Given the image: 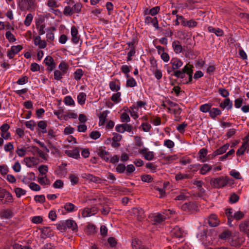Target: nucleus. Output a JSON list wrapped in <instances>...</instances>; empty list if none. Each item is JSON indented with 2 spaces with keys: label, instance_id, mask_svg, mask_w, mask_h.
Returning a JSON list of instances; mask_svg holds the SVG:
<instances>
[{
  "label": "nucleus",
  "instance_id": "46",
  "mask_svg": "<svg viewBox=\"0 0 249 249\" xmlns=\"http://www.w3.org/2000/svg\"><path fill=\"white\" fill-rule=\"evenodd\" d=\"M187 193L185 191H181L180 194L178 195L175 198L176 200H184L188 197L186 195Z\"/></svg>",
  "mask_w": 249,
  "mask_h": 249
},
{
  "label": "nucleus",
  "instance_id": "54",
  "mask_svg": "<svg viewBox=\"0 0 249 249\" xmlns=\"http://www.w3.org/2000/svg\"><path fill=\"white\" fill-rule=\"evenodd\" d=\"M137 84L136 80L133 78H129L126 81V86L129 87H134Z\"/></svg>",
  "mask_w": 249,
  "mask_h": 249
},
{
  "label": "nucleus",
  "instance_id": "1",
  "mask_svg": "<svg viewBox=\"0 0 249 249\" xmlns=\"http://www.w3.org/2000/svg\"><path fill=\"white\" fill-rule=\"evenodd\" d=\"M228 182V179L226 177L220 176L218 178H212L210 180V184L214 188L219 189L224 187Z\"/></svg>",
  "mask_w": 249,
  "mask_h": 249
},
{
  "label": "nucleus",
  "instance_id": "2",
  "mask_svg": "<svg viewBox=\"0 0 249 249\" xmlns=\"http://www.w3.org/2000/svg\"><path fill=\"white\" fill-rule=\"evenodd\" d=\"M226 214L228 217V222L231 223L233 219L239 220L244 216V213L241 211L233 212V210L231 208L226 210Z\"/></svg>",
  "mask_w": 249,
  "mask_h": 249
},
{
  "label": "nucleus",
  "instance_id": "34",
  "mask_svg": "<svg viewBox=\"0 0 249 249\" xmlns=\"http://www.w3.org/2000/svg\"><path fill=\"white\" fill-rule=\"evenodd\" d=\"M83 74V70L81 69H78L73 73L74 78L76 80H79Z\"/></svg>",
  "mask_w": 249,
  "mask_h": 249
},
{
  "label": "nucleus",
  "instance_id": "38",
  "mask_svg": "<svg viewBox=\"0 0 249 249\" xmlns=\"http://www.w3.org/2000/svg\"><path fill=\"white\" fill-rule=\"evenodd\" d=\"M231 235V232L229 230H225L224 231L220 234H219V236L220 239H225L229 238Z\"/></svg>",
  "mask_w": 249,
  "mask_h": 249
},
{
  "label": "nucleus",
  "instance_id": "56",
  "mask_svg": "<svg viewBox=\"0 0 249 249\" xmlns=\"http://www.w3.org/2000/svg\"><path fill=\"white\" fill-rule=\"evenodd\" d=\"M82 5L80 3L75 4L72 7L73 13H78L80 11Z\"/></svg>",
  "mask_w": 249,
  "mask_h": 249
},
{
  "label": "nucleus",
  "instance_id": "53",
  "mask_svg": "<svg viewBox=\"0 0 249 249\" xmlns=\"http://www.w3.org/2000/svg\"><path fill=\"white\" fill-rule=\"evenodd\" d=\"M66 153L70 157L77 159L79 156V152L76 150L67 151Z\"/></svg>",
  "mask_w": 249,
  "mask_h": 249
},
{
  "label": "nucleus",
  "instance_id": "45",
  "mask_svg": "<svg viewBox=\"0 0 249 249\" xmlns=\"http://www.w3.org/2000/svg\"><path fill=\"white\" fill-rule=\"evenodd\" d=\"M69 178L72 185L77 184L79 181L78 177L73 174H70L69 175Z\"/></svg>",
  "mask_w": 249,
  "mask_h": 249
},
{
  "label": "nucleus",
  "instance_id": "18",
  "mask_svg": "<svg viewBox=\"0 0 249 249\" xmlns=\"http://www.w3.org/2000/svg\"><path fill=\"white\" fill-rule=\"evenodd\" d=\"M240 230L249 237V220L242 222L239 225Z\"/></svg>",
  "mask_w": 249,
  "mask_h": 249
},
{
  "label": "nucleus",
  "instance_id": "42",
  "mask_svg": "<svg viewBox=\"0 0 249 249\" xmlns=\"http://www.w3.org/2000/svg\"><path fill=\"white\" fill-rule=\"evenodd\" d=\"M38 171L42 176H46V173L48 171V168L47 165H41L38 167Z\"/></svg>",
  "mask_w": 249,
  "mask_h": 249
},
{
  "label": "nucleus",
  "instance_id": "9",
  "mask_svg": "<svg viewBox=\"0 0 249 249\" xmlns=\"http://www.w3.org/2000/svg\"><path fill=\"white\" fill-rule=\"evenodd\" d=\"M139 153L142 155L144 159L147 160H151L154 158V152L152 151H147L146 148L140 150Z\"/></svg>",
  "mask_w": 249,
  "mask_h": 249
},
{
  "label": "nucleus",
  "instance_id": "44",
  "mask_svg": "<svg viewBox=\"0 0 249 249\" xmlns=\"http://www.w3.org/2000/svg\"><path fill=\"white\" fill-rule=\"evenodd\" d=\"M132 213L135 214L138 217L142 218V214H143V211L141 209L133 208L132 209Z\"/></svg>",
  "mask_w": 249,
  "mask_h": 249
},
{
  "label": "nucleus",
  "instance_id": "17",
  "mask_svg": "<svg viewBox=\"0 0 249 249\" xmlns=\"http://www.w3.org/2000/svg\"><path fill=\"white\" fill-rule=\"evenodd\" d=\"M172 47L174 52L177 54L181 53L183 51L181 43L178 40H174L172 42Z\"/></svg>",
  "mask_w": 249,
  "mask_h": 249
},
{
  "label": "nucleus",
  "instance_id": "52",
  "mask_svg": "<svg viewBox=\"0 0 249 249\" xmlns=\"http://www.w3.org/2000/svg\"><path fill=\"white\" fill-rule=\"evenodd\" d=\"M160 10V7L158 6L152 8L149 10V13L152 16H154L158 14Z\"/></svg>",
  "mask_w": 249,
  "mask_h": 249
},
{
  "label": "nucleus",
  "instance_id": "30",
  "mask_svg": "<svg viewBox=\"0 0 249 249\" xmlns=\"http://www.w3.org/2000/svg\"><path fill=\"white\" fill-rule=\"evenodd\" d=\"M220 107L223 108H225V107H228V108L231 109L232 107V103L230 99L228 98L225 99L224 100V102L220 104Z\"/></svg>",
  "mask_w": 249,
  "mask_h": 249
},
{
  "label": "nucleus",
  "instance_id": "11",
  "mask_svg": "<svg viewBox=\"0 0 249 249\" xmlns=\"http://www.w3.org/2000/svg\"><path fill=\"white\" fill-rule=\"evenodd\" d=\"M44 63L48 66V70L52 71L55 67L54 60L51 56H47L44 60Z\"/></svg>",
  "mask_w": 249,
  "mask_h": 249
},
{
  "label": "nucleus",
  "instance_id": "41",
  "mask_svg": "<svg viewBox=\"0 0 249 249\" xmlns=\"http://www.w3.org/2000/svg\"><path fill=\"white\" fill-rule=\"evenodd\" d=\"M58 67L60 70V71H62L63 73L65 74L67 73L68 69V66L65 62H61L59 65Z\"/></svg>",
  "mask_w": 249,
  "mask_h": 249
},
{
  "label": "nucleus",
  "instance_id": "12",
  "mask_svg": "<svg viewBox=\"0 0 249 249\" xmlns=\"http://www.w3.org/2000/svg\"><path fill=\"white\" fill-rule=\"evenodd\" d=\"M207 220L211 227H216L219 224V221L218 219L217 216L214 214H211Z\"/></svg>",
  "mask_w": 249,
  "mask_h": 249
},
{
  "label": "nucleus",
  "instance_id": "43",
  "mask_svg": "<svg viewBox=\"0 0 249 249\" xmlns=\"http://www.w3.org/2000/svg\"><path fill=\"white\" fill-rule=\"evenodd\" d=\"M63 208L68 212H71L74 211L75 206L71 203H66Z\"/></svg>",
  "mask_w": 249,
  "mask_h": 249
},
{
  "label": "nucleus",
  "instance_id": "51",
  "mask_svg": "<svg viewBox=\"0 0 249 249\" xmlns=\"http://www.w3.org/2000/svg\"><path fill=\"white\" fill-rule=\"evenodd\" d=\"M5 36L10 42H14L16 40L14 36L10 31L6 32Z\"/></svg>",
  "mask_w": 249,
  "mask_h": 249
},
{
  "label": "nucleus",
  "instance_id": "14",
  "mask_svg": "<svg viewBox=\"0 0 249 249\" xmlns=\"http://www.w3.org/2000/svg\"><path fill=\"white\" fill-rule=\"evenodd\" d=\"M66 228L71 230L73 232H76L78 231V227L76 223L72 219H68L65 220Z\"/></svg>",
  "mask_w": 249,
  "mask_h": 249
},
{
  "label": "nucleus",
  "instance_id": "36",
  "mask_svg": "<svg viewBox=\"0 0 249 249\" xmlns=\"http://www.w3.org/2000/svg\"><path fill=\"white\" fill-rule=\"evenodd\" d=\"M14 192L18 197H20L21 196L24 195L26 193V191L25 190L19 187L15 188Z\"/></svg>",
  "mask_w": 249,
  "mask_h": 249
},
{
  "label": "nucleus",
  "instance_id": "24",
  "mask_svg": "<svg viewBox=\"0 0 249 249\" xmlns=\"http://www.w3.org/2000/svg\"><path fill=\"white\" fill-rule=\"evenodd\" d=\"M83 177L86 178L87 179L91 181L97 183H99L101 180V178L99 177L94 176L93 175L90 174H85V176H83Z\"/></svg>",
  "mask_w": 249,
  "mask_h": 249
},
{
  "label": "nucleus",
  "instance_id": "60",
  "mask_svg": "<svg viewBox=\"0 0 249 249\" xmlns=\"http://www.w3.org/2000/svg\"><path fill=\"white\" fill-rule=\"evenodd\" d=\"M34 199L36 202L44 203L45 201V196L43 195L36 196Z\"/></svg>",
  "mask_w": 249,
  "mask_h": 249
},
{
  "label": "nucleus",
  "instance_id": "55",
  "mask_svg": "<svg viewBox=\"0 0 249 249\" xmlns=\"http://www.w3.org/2000/svg\"><path fill=\"white\" fill-rule=\"evenodd\" d=\"M91 213L90 208H86L82 211V215L84 217L90 216L92 215Z\"/></svg>",
  "mask_w": 249,
  "mask_h": 249
},
{
  "label": "nucleus",
  "instance_id": "47",
  "mask_svg": "<svg viewBox=\"0 0 249 249\" xmlns=\"http://www.w3.org/2000/svg\"><path fill=\"white\" fill-rule=\"evenodd\" d=\"M121 92H118L116 93H114L111 97V100L115 103H119L121 100Z\"/></svg>",
  "mask_w": 249,
  "mask_h": 249
},
{
  "label": "nucleus",
  "instance_id": "28",
  "mask_svg": "<svg viewBox=\"0 0 249 249\" xmlns=\"http://www.w3.org/2000/svg\"><path fill=\"white\" fill-rule=\"evenodd\" d=\"M108 113V111H105L101 113L99 116V125H103L105 124Z\"/></svg>",
  "mask_w": 249,
  "mask_h": 249
},
{
  "label": "nucleus",
  "instance_id": "49",
  "mask_svg": "<svg viewBox=\"0 0 249 249\" xmlns=\"http://www.w3.org/2000/svg\"><path fill=\"white\" fill-rule=\"evenodd\" d=\"M121 121L123 123H128L130 121L129 115L125 112L123 113L120 117Z\"/></svg>",
  "mask_w": 249,
  "mask_h": 249
},
{
  "label": "nucleus",
  "instance_id": "64",
  "mask_svg": "<svg viewBox=\"0 0 249 249\" xmlns=\"http://www.w3.org/2000/svg\"><path fill=\"white\" fill-rule=\"evenodd\" d=\"M14 249H32L29 246H22L18 244H15L13 246Z\"/></svg>",
  "mask_w": 249,
  "mask_h": 249
},
{
  "label": "nucleus",
  "instance_id": "63",
  "mask_svg": "<svg viewBox=\"0 0 249 249\" xmlns=\"http://www.w3.org/2000/svg\"><path fill=\"white\" fill-rule=\"evenodd\" d=\"M30 188L35 191H39L41 189L40 186L35 182H31L29 185Z\"/></svg>",
  "mask_w": 249,
  "mask_h": 249
},
{
  "label": "nucleus",
  "instance_id": "22",
  "mask_svg": "<svg viewBox=\"0 0 249 249\" xmlns=\"http://www.w3.org/2000/svg\"><path fill=\"white\" fill-rule=\"evenodd\" d=\"M229 144L226 143L223 145L222 146L220 147L219 148L217 149L214 152L213 155L214 156L218 155H221L225 153L226 150L228 149L229 147Z\"/></svg>",
  "mask_w": 249,
  "mask_h": 249
},
{
  "label": "nucleus",
  "instance_id": "29",
  "mask_svg": "<svg viewBox=\"0 0 249 249\" xmlns=\"http://www.w3.org/2000/svg\"><path fill=\"white\" fill-rule=\"evenodd\" d=\"M166 219V217L162 213H158L154 217V221L155 223H160L164 221Z\"/></svg>",
  "mask_w": 249,
  "mask_h": 249
},
{
  "label": "nucleus",
  "instance_id": "20",
  "mask_svg": "<svg viewBox=\"0 0 249 249\" xmlns=\"http://www.w3.org/2000/svg\"><path fill=\"white\" fill-rule=\"evenodd\" d=\"M221 114V111L218 108L216 107L211 108L209 112V115L213 119H215L217 116Z\"/></svg>",
  "mask_w": 249,
  "mask_h": 249
},
{
  "label": "nucleus",
  "instance_id": "58",
  "mask_svg": "<svg viewBox=\"0 0 249 249\" xmlns=\"http://www.w3.org/2000/svg\"><path fill=\"white\" fill-rule=\"evenodd\" d=\"M247 145L245 144H243L242 146L238 149L236 152V155L237 156H241L244 154V152L247 149Z\"/></svg>",
  "mask_w": 249,
  "mask_h": 249
},
{
  "label": "nucleus",
  "instance_id": "16",
  "mask_svg": "<svg viewBox=\"0 0 249 249\" xmlns=\"http://www.w3.org/2000/svg\"><path fill=\"white\" fill-rule=\"evenodd\" d=\"M196 208V204L193 202L185 203L181 206V209L188 213L192 212L195 210Z\"/></svg>",
  "mask_w": 249,
  "mask_h": 249
},
{
  "label": "nucleus",
  "instance_id": "25",
  "mask_svg": "<svg viewBox=\"0 0 249 249\" xmlns=\"http://www.w3.org/2000/svg\"><path fill=\"white\" fill-rule=\"evenodd\" d=\"M212 106L213 105L210 103L202 105L199 107V110L203 113H209Z\"/></svg>",
  "mask_w": 249,
  "mask_h": 249
},
{
  "label": "nucleus",
  "instance_id": "59",
  "mask_svg": "<svg viewBox=\"0 0 249 249\" xmlns=\"http://www.w3.org/2000/svg\"><path fill=\"white\" fill-rule=\"evenodd\" d=\"M126 167L124 164H119L116 168V171L119 173H123L125 171Z\"/></svg>",
  "mask_w": 249,
  "mask_h": 249
},
{
  "label": "nucleus",
  "instance_id": "4",
  "mask_svg": "<svg viewBox=\"0 0 249 249\" xmlns=\"http://www.w3.org/2000/svg\"><path fill=\"white\" fill-rule=\"evenodd\" d=\"M12 195L5 189L0 188V204H4L12 201Z\"/></svg>",
  "mask_w": 249,
  "mask_h": 249
},
{
  "label": "nucleus",
  "instance_id": "57",
  "mask_svg": "<svg viewBox=\"0 0 249 249\" xmlns=\"http://www.w3.org/2000/svg\"><path fill=\"white\" fill-rule=\"evenodd\" d=\"M142 130L144 132H148L151 128V125L147 123H142L141 125Z\"/></svg>",
  "mask_w": 249,
  "mask_h": 249
},
{
  "label": "nucleus",
  "instance_id": "21",
  "mask_svg": "<svg viewBox=\"0 0 249 249\" xmlns=\"http://www.w3.org/2000/svg\"><path fill=\"white\" fill-rule=\"evenodd\" d=\"M109 86L110 89L112 91H117L120 89V86L119 85V82L118 80L110 82Z\"/></svg>",
  "mask_w": 249,
  "mask_h": 249
},
{
  "label": "nucleus",
  "instance_id": "5",
  "mask_svg": "<svg viewBox=\"0 0 249 249\" xmlns=\"http://www.w3.org/2000/svg\"><path fill=\"white\" fill-rule=\"evenodd\" d=\"M170 234L173 237L182 238L184 236L185 233L181 228L177 226L171 230Z\"/></svg>",
  "mask_w": 249,
  "mask_h": 249
},
{
  "label": "nucleus",
  "instance_id": "50",
  "mask_svg": "<svg viewBox=\"0 0 249 249\" xmlns=\"http://www.w3.org/2000/svg\"><path fill=\"white\" fill-rule=\"evenodd\" d=\"M64 183L62 180L57 179L56 180L53 185V186L54 188L61 189L63 187Z\"/></svg>",
  "mask_w": 249,
  "mask_h": 249
},
{
  "label": "nucleus",
  "instance_id": "23",
  "mask_svg": "<svg viewBox=\"0 0 249 249\" xmlns=\"http://www.w3.org/2000/svg\"><path fill=\"white\" fill-rule=\"evenodd\" d=\"M131 245L132 249H142L144 248L142 245V242L138 239H133Z\"/></svg>",
  "mask_w": 249,
  "mask_h": 249
},
{
  "label": "nucleus",
  "instance_id": "15",
  "mask_svg": "<svg viewBox=\"0 0 249 249\" xmlns=\"http://www.w3.org/2000/svg\"><path fill=\"white\" fill-rule=\"evenodd\" d=\"M23 161L26 165L29 168L36 165L38 163L37 160L35 157H26L24 159Z\"/></svg>",
  "mask_w": 249,
  "mask_h": 249
},
{
  "label": "nucleus",
  "instance_id": "48",
  "mask_svg": "<svg viewBox=\"0 0 249 249\" xmlns=\"http://www.w3.org/2000/svg\"><path fill=\"white\" fill-rule=\"evenodd\" d=\"M65 74V73L59 70H55L54 71V78L56 80H59L62 78V76Z\"/></svg>",
  "mask_w": 249,
  "mask_h": 249
},
{
  "label": "nucleus",
  "instance_id": "33",
  "mask_svg": "<svg viewBox=\"0 0 249 249\" xmlns=\"http://www.w3.org/2000/svg\"><path fill=\"white\" fill-rule=\"evenodd\" d=\"M36 27L38 29V34L39 35H42L45 34V25L44 24H41L39 21H38L36 23Z\"/></svg>",
  "mask_w": 249,
  "mask_h": 249
},
{
  "label": "nucleus",
  "instance_id": "62",
  "mask_svg": "<svg viewBox=\"0 0 249 249\" xmlns=\"http://www.w3.org/2000/svg\"><path fill=\"white\" fill-rule=\"evenodd\" d=\"M25 125L27 128L30 129L31 130H33L36 125V123L34 121L30 120L26 122Z\"/></svg>",
  "mask_w": 249,
  "mask_h": 249
},
{
  "label": "nucleus",
  "instance_id": "10",
  "mask_svg": "<svg viewBox=\"0 0 249 249\" xmlns=\"http://www.w3.org/2000/svg\"><path fill=\"white\" fill-rule=\"evenodd\" d=\"M98 155L105 161H108L111 155L107 151L104 150L102 147H100L97 151Z\"/></svg>",
  "mask_w": 249,
  "mask_h": 249
},
{
  "label": "nucleus",
  "instance_id": "8",
  "mask_svg": "<svg viewBox=\"0 0 249 249\" xmlns=\"http://www.w3.org/2000/svg\"><path fill=\"white\" fill-rule=\"evenodd\" d=\"M170 64L172 65L174 72L176 71H178V70L183 65V62L182 61L178 58H172L170 61Z\"/></svg>",
  "mask_w": 249,
  "mask_h": 249
},
{
  "label": "nucleus",
  "instance_id": "13",
  "mask_svg": "<svg viewBox=\"0 0 249 249\" xmlns=\"http://www.w3.org/2000/svg\"><path fill=\"white\" fill-rule=\"evenodd\" d=\"M71 35L72 36L71 41L73 43L77 44L79 42L80 36H78V32L75 26H72L71 28Z\"/></svg>",
  "mask_w": 249,
  "mask_h": 249
},
{
  "label": "nucleus",
  "instance_id": "40",
  "mask_svg": "<svg viewBox=\"0 0 249 249\" xmlns=\"http://www.w3.org/2000/svg\"><path fill=\"white\" fill-rule=\"evenodd\" d=\"M64 102L66 105L73 106L75 104L74 100L71 96H67L65 97Z\"/></svg>",
  "mask_w": 249,
  "mask_h": 249
},
{
  "label": "nucleus",
  "instance_id": "32",
  "mask_svg": "<svg viewBox=\"0 0 249 249\" xmlns=\"http://www.w3.org/2000/svg\"><path fill=\"white\" fill-rule=\"evenodd\" d=\"M198 154L199 159L202 162H205L206 160L204 158L207 154V149L204 148L201 149L199 151Z\"/></svg>",
  "mask_w": 249,
  "mask_h": 249
},
{
  "label": "nucleus",
  "instance_id": "37",
  "mask_svg": "<svg viewBox=\"0 0 249 249\" xmlns=\"http://www.w3.org/2000/svg\"><path fill=\"white\" fill-rule=\"evenodd\" d=\"M33 16L32 14L29 13L27 14L24 21V25L26 26H29L31 25L33 20Z\"/></svg>",
  "mask_w": 249,
  "mask_h": 249
},
{
  "label": "nucleus",
  "instance_id": "7",
  "mask_svg": "<svg viewBox=\"0 0 249 249\" xmlns=\"http://www.w3.org/2000/svg\"><path fill=\"white\" fill-rule=\"evenodd\" d=\"M22 49V47L18 45L17 46H12L11 49L7 52V56L10 59H12L14 56L18 53Z\"/></svg>",
  "mask_w": 249,
  "mask_h": 249
},
{
  "label": "nucleus",
  "instance_id": "3",
  "mask_svg": "<svg viewBox=\"0 0 249 249\" xmlns=\"http://www.w3.org/2000/svg\"><path fill=\"white\" fill-rule=\"evenodd\" d=\"M18 5L21 11L34 9L36 6V0H19Z\"/></svg>",
  "mask_w": 249,
  "mask_h": 249
},
{
  "label": "nucleus",
  "instance_id": "39",
  "mask_svg": "<svg viewBox=\"0 0 249 249\" xmlns=\"http://www.w3.org/2000/svg\"><path fill=\"white\" fill-rule=\"evenodd\" d=\"M193 68L194 66L190 64L189 70L188 71L187 74L189 77V81L187 82L186 84H189L191 83L193 80Z\"/></svg>",
  "mask_w": 249,
  "mask_h": 249
},
{
  "label": "nucleus",
  "instance_id": "6",
  "mask_svg": "<svg viewBox=\"0 0 249 249\" xmlns=\"http://www.w3.org/2000/svg\"><path fill=\"white\" fill-rule=\"evenodd\" d=\"M190 64H187L181 70L176 71L174 73L171 74L177 78L183 79L185 77V73L187 74L188 71L189 70Z\"/></svg>",
  "mask_w": 249,
  "mask_h": 249
},
{
  "label": "nucleus",
  "instance_id": "31",
  "mask_svg": "<svg viewBox=\"0 0 249 249\" xmlns=\"http://www.w3.org/2000/svg\"><path fill=\"white\" fill-rule=\"evenodd\" d=\"M212 169V166L208 164H204L200 170V173L205 175Z\"/></svg>",
  "mask_w": 249,
  "mask_h": 249
},
{
  "label": "nucleus",
  "instance_id": "27",
  "mask_svg": "<svg viewBox=\"0 0 249 249\" xmlns=\"http://www.w3.org/2000/svg\"><path fill=\"white\" fill-rule=\"evenodd\" d=\"M87 95L84 92H80L77 96V102L81 105H83L85 103Z\"/></svg>",
  "mask_w": 249,
  "mask_h": 249
},
{
  "label": "nucleus",
  "instance_id": "35",
  "mask_svg": "<svg viewBox=\"0 0 249 249\" xmlns=\"http://www.w3.org/2000/svg\"><path fill=\"white\" fill-rule=\"evenodd\" d=\"M192 176L187 174H183L180 173L177 174L175 176L176 180H182L186 178H190Z\"/></svg>",
  "mask_w": 249,
  "mask_h": 249
},
{
  "label": "nucleus",
  "instance_id": "26",
  "mask_svg": "<svg viewBox=\"0 0 249 249\" xmlns=\"http://www.w3.org/2000/svg\"><path fill=\"white\" fill-rule=\"evenodd\" d=\"M37 181L41 185H49L50 184V181L49 179L47 178V176L38 177Z\"/></svg>",
  "mask_w": 249,
  "mask_h": 249
},
{
  "label": "nucleus",
  "instance_id": "61",
  "mask_svg": "<svg viewBox=\"0 0 249 249\" xmlns=\"http://www.w3.org/2000/svg\"><path fill=\"white\" fill-rule=\"evenodd\" d=\"M197 22L194 19H190L186 22V26L189 28H194L197 26Z\"/></svg>",
  "mask_w": 249,
  "mask_h": 249
},
{
  "label": "nucleus",
  "instance_id": "19",
  "mask_svg": "<svg viewBox=\"0 0 249 249\" xmlns=\"http://www.w3.org/2000/svg\"><path fill=\"white\" fill-rule=\"evenodd\" d=\"M208 31L210 33H214L217 36H222L224 35V32L220 28H215L213 26H209L208 27Z\"/></svg>",
  "mask_w": 249,
  "mask_h": 249
}]
</instances>
